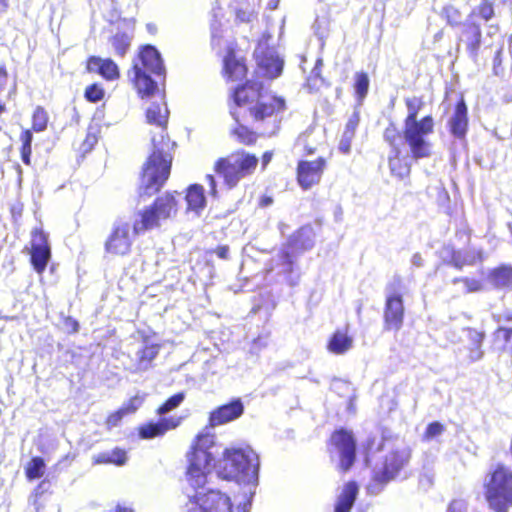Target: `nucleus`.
I'll return each instance as SVG.
<instances>
[{
    "label": "nucleus",
    "mask_w": 512,
    "mask_h": 512,
    "mask_svg": "<svg viewBox=\"0 0 512 512\" xmlns=\"http://www.w3.org/2000/svg\"><path fill=\"white\" fill-rule=\"evenodd\" d=\"M169 111L165 102H152L146 110L149 124L156 125L158 134L152 136V152L144 163L139 185V196L156 194L170 175L172 149L175 146L165 134Z\"/></svg>",
    "instance_id": "nucleus-1"
},
{
    "label": "nucleus",
    "mask_w": 512,
    "mask_h": 512,
    "mask_svg": "<svg viewBox=\"0 0 512 512\" xmlns=\"http://www.w3.org/2000/svg\"><path fill=\"white\" fill-rule=\"evenodd\" d=\"M481 22L486 26V36L493 37L500 31L498 15L495 7L490 0H481L478 5L472 8L467 15L457 34V49L460 45L465 46V50L469 57L476 60L482 45V28Z\"/></svg>",
    "instance_id": "nucleus-2"
},
{
    "label": "nucleus",
    "mask_w": 512,
    "mask_h": 512,
    "mask_svg": "<svg viewBox=\"0 0 512 512\" xmlns=\"http://www.w3.org/2000/svg\"><path fill=\"white\" fill-rule=\"evenodd\" d=\"M259 468V456L250 446L231 447L223 452V458L218 463V474L224 479L256 487Z\"/></svg>",
    "instance_id": "nucleus-3"
},
{
    "label": "nucleus",
    "mask_w": 512,
    "mask_h": 512,
    "mask_svg": "<svg viewBox=\"0 0 512 512\" xmlns=\"http://www.w3.org/2000/svg\"><path fill=\"white\" fill-rule=\"evenodd\" d=\"M405 104L407 116L403 127L404 141L409 146L414 159L427 158L431 155V144L426 137L433 133L434 120L430 115L418 119V114L423 107L421 98H407Z\"/></svg>",
    "instance_id": "nucleus-4"
},
{
    "label": "nucleus",
    "mask_w": 512,
    "mask_h": 512,
    "mask_svg": "<svg viewBox=\"0 0 512 512\" xmlns=\"http://www.w3.org/2000/svg\"><path fill=\"white\" fill-rule=\"evenodd\" d=\"M133 82L142 98L153 95L158 90L157 82L150 74L165 78L166 70L160 52L152 45H145L134 61Z\"/></svg>",
    "instance_id": "nucleus-5"
},
{
    "label": "nucleus",
    "mask_w": 512,
    "mask_h": 512,
    "mask_svg": "<svg viewBox=\"0 0 512 512\" xmlns=\"http://www.w3.org/2000/svg\"><path fill=\"white\" fill-rule=\"evenodd\" d=\"M214 435L209 433H200L192 450L188 454L187 481L191 487H201L207 483V473L214 462Z\"/></svg>",
    "instance_id": "nucleus-6"
},
{
    "label": "nucleus",
    "mask_w": 512,
    "mask_h": 512,
    "mask_svg": "<svg viewBox=\"0 0 512 512\" xmlns=\"http://www.w3.org/2000/svg\"><path fill=\"white\" fill-rule=\"evenodd\" d=\"M485 496L496 512H506L512 506V471L498 466L485 480Z\"/></svg>",
    "instance_id": "nucleus-7"
},
{
    "label": "nucleus",
    "mask_w": 512,
    "mask_h": 512,
    "mask_svg": "<svg viewBox=\"0 0 512 512\" xmlns=\"http://www.w3.org/2000/svg\"><path fill=\"white\" fill-rule=\"evenodd\" d=\"M410 449L404 445L391 449L384 457L383 462L373 471L372 481L367 486L371 495H377L383 487L393 480L400 470L409 462Z\"/></svg>",
    "instance_id": "nucleus-8"
},
{
    "label": "nucleus",
    "mask_w": 512,
    "mask_h": 512,
    "mask_svg": "<svg viewBox=\"0 0 512 512\" xmlns=\"http://www.w3.org/2000/svg\"><path fill=\"white\" fill-rule=\"evenodd\" d=\"M177 212V202L174 195L166 194L158 197L153 205L138 211L133 221L134 234H141L160 225L161 220H166Z\"/></svg>",
    "instance_id": "nucleus-9"
},
{
    "label": "nucleus",
    "mask_w": 512,
    "mask_h": 512,
    "mask_svg": "<svg viewBox=\"0 0 512 512\" xmlns=\"http://www.w3.org/2000/svg\"><path fill=\"white\" fill-rule=\"evenodd\" d=\"M285 101L275 96H263L254 106L249 107V113L262 129L264 135H274L281 122L280 113L284 111Z\"/></svg>",
    "instance_id": "nucleus-10"
},
{
    "label": "nucleus",
    "mask_w": 512,
    "mask_h": 512,
    "mask_svg": "<svg viewBox=\"0 0 512 512\" xmlns=\"http://www.w3.org/2000/svg\"><path fill=\"white\" fill-rule=\"evenodd\" d=\"M258 164V158L247 153L232 154L220 158L215 163V172L224 178L229 189L235 187L242 179L252 174Z\"/></svg>",
    "instance_id": "nucleus-11"
},
{
    "label": "nucleus",
    "mask_w": 512,
    "mask_h": 512,
    "mask_svg": "<svg viewBox=\"0 0 512 512\" xmlns=\"http://www.w3.org/2000/svg\"><path fill=\"white\" fill-rule=\"evenodd\" d=\"M193 487L195 493L189 495L187 512H232L230 497L220 490Z\"/></svg>",
    "instance_id": "nucleus-12"
},
{
    "label": "nucleus",
    "mask_w": 512,
    "mask_h": 512,
    "mask_svg": "<svg viewBox=\"0 0 512 512\" xmlns=\"http://www.w3.org/2000/svg\"><path fill=\"white\" fill-rule=\"evenodd\" d=\"M402 285L400 276H394L386 286V300L384 307V330L398 332L403 326L404 304L399 289Z\"/></svg>",
    "instance_id": "nucleus-13"
},
{
    "label": "nucleus",
    "mask_w": 512,
    "mask_h": 512,
    "mask_svg": "<svg viewBox=\"0 0 512 512\" xmlns=\"http://www.w3.org/2000/svg\"><path fill=\"white\" fill-rule=\"evenodd\" d=\"M298 259V255L282 245L269 260L267 271L282 277L289 286H296L302 275Z\"/></svg>",
    "instance_id": "nucleus-14"
},
{
    "label": "nucleus",
    "mask_w": 512,
    "mask_h": 512,
    "mask_svg": "<svg viewBox=\"0 0 512 512\" xmlns=\"http://www.w3.org/2000/svg\"><path fill=\"white\" fill-rule=\"evenodd\" d=\"M333 450L339 457V468L348 471L355 462L356 441L353 434L345 429L336 430L330 438Z\"/></svg>",
    "instance_id": "nucleus-15"
},
{
    "label": "nucleus",
    "mask_w": 512,
    "mask_h": 512,
    "mask_svg": "<svg viewBox=\"0 0 512 512\" xmlns=\"http://www.w3.org/2000/svg\"><path fill=\"white\" fill-rule=\"evenodd\" d=\"M51 259V247L48 241V234L42 228H35L32 231L30 262L38 274H42Z\"/></svg>",
    "instance_id": "nucleus-16"
},
{
    "label": "nucleus",
    "mask_w": 512,
    "mask_h": 512,
    "mask_svg": "<svg viewBox=\"0 0 512 512\" xmlns=\"http://www.w3.org/2000/svg\"><path fill=\"white\" fill-rule=\"evenodd\" d=\"M137 234L130 232V224L124 221H117L105 243L106 251L116 255H126L130 252L133 238Z\"/></svg>",
    "instance_id": "nucleus-17"
},
{
    "label": "nucleus",
    "mask_w": 512,
    "mask_h": 512,
    "mask_svg": "<svg viewBox=\"0 0 512 512\" xmlns=\"http://www.w3.org/2000/svg\"><path fill=\"white\" fill-rule=\"evenodd\" d=\"M325 159L319 157L314 161H300L297 167V178L303 189H309L319 183L324 167Z\"/></svg>",
    "instance_id": "nucleus-18"
},
{
    "label": "nucleus",
    "mask_w": 512,
    "mask_h": 512,
    "mask_svg": "<svg viewBox=\"0 0 512 512\" xmlns=\"http://www.w3.org/2000/svg\"><path fill=\"white\" fill-rule=\"evenodd\" d=\"M244 413V405L241 399H233L210 413L209 424L212 427L226 424L238 419Z\"/></svg>",
    "instance_id": "nucleus-19"
},
{
    "label": "nucleus",
    "mask_w": 512,
    "mask_h": 512,
    "mask_svg": "<svg viewBox=\"0 0 512 512\" xmlns=\"http://www.w3.org/2000/svg\"><path fill=\"white\" fill-rule=\"evenodd\" d=\"M314 244L315 232L311 226L306 225L292 234L283 246L300 257L306 251L311 250Z\"/></svg>",
    "instance_id": "nucleus-20"
},
{
    "label": "nucleus",
    "mask_w": 512,
    "mask_h": 512,
    "mask_svg": "<svg viewBox=\"0 0 512 512\" xmlns=\"http://www.w3.org/2000/svg\"><path fill=\"white\" fill-rule=\"evenodd\" d=\"M450 133L457 139H464L468 131V108L464 99H460L448 120Z\"/></svg>",
    "instance_id": "nucleus-21"
},
{
    "label": "nucleus",
    "mask_w": 512,
    "mask_h": 512,
    "mask_svg": "<svg viewBox=\"0 0 512 512\" xmlns=\"http://www.w3.org/2000/svg\"><path fill=\"white\" fill-rule=\"evenodd\" d=\"M258 68L260 72L269 79L277 78L281 75L284 61L273 50L256 53Z\"/></svg>",
    "instance_id": "nucleus-22"
},
{
    "label": "nucleus",
    "mask_w": 512,
    "mask_h": 512,
    "mask_svg": "<svg viewBox=\"0 0 512 512\" xmlns=\"http://www.w3.org/2000/svg\"><path fill=\"white\" fill-rule=\"evenodd\" d=\"M180 420V418L176 417H164L157 422H149L139 428V436L142 439H151L162 436L167 431L178 427L180 425Z\"/></svg>",
    "instance_id": "nucleus-23"
},
{
    "label": "nucleus",
    "mask_w": 512,
    "mask_h": 512,
    "mask_svg": "<svg viewBox=\"0 0 512 512\" xmlns=\"http://www.w3.org/2000/svg\"><path fill=\"white\" fill-rule=\"evenodd\" d=\"M87 70L89 72L98 73L107 80H115L119 78L118 66L111 59L91 56L87 61Z\"/></svg>",
    "instance_id": "nucleus-24"
},
{
    "label": "nucleus",
    "mask_w": 512,
    "mask_h": 512,
    "mask_svg": "<svg viewBox=\"0 0 512 512\" xmlns=\"http://www.w3.org/2000/svg\"><path fill=\"white\" fill-rule=\"evenodd\" d=\"M224 72L230 81H240L246 77L247 68L243 58H238L236 53L229 49L223 60Z\"/></svg>",
    "instance_id": "nucleus-25"
},
{
    "label": "nucleus",
    "mask_w": 512,
    "mask_h": 512,
    "mask_svg": "<svg viewBox=\"0 0 512 512\" xmlns=\"http://www.w3.org/2000/svg\"><path fill=\"white\" fill-rule=\"evenodd\" d=\"M260 89L261 85L259 83L250 81L246 82L245 85L236 87L233 93L235 104L241 107L245 104L257 103L263 97Z\"/></svg>",
    "instance_id": "nucleus-26"
},
{
    "label": "nucleus",
    "mask_w": 512,
    "mask_h": 512,
    "mask_svg": "<svg viewBox=\"0 0 512 512\" xmlns=\"http://www.w3.org/2000/svg\"><path fill=\"white\" fill-rule=\"evenodd\" d=\"M359 492V486L355 481L344 484L337 496L334 512H350Z\"/></svg>",
    "instance_id": "nucleus-27"
},
{
    "label": "nucleus",
    "mask_w": 512,
    "mask_h": 512,
    "mask_svg": "<svg viewBox=\"0 0 512 512\" xmlns=\"http://www.w3.org/2000/svg\"><path fill=\"white\" fill-rule=\"evenodd\" d=\"M185 200L187 203V210L200 215L201 211L206 206V197L204 195V188L200 184H192L187 188Z\"/></svg>",
    "instance_id": "nucleus-28"
},
{
    "label": "nucleus",
    "mask_w": 512,
    "mask_h": 512,
    "mask_svg": "<svg viewBox=\"0 0 512 512\" xmlns=\"http://www.w3.org/2000/svg\"><path fill=\"white\" fill-rule=\"evenodd\" d=\"M160 346L157 344H146L136 352V363L134 372H144L151 367L152 361L159 354Z\"/></svg>",
    "instance_id": "nucleus-29"
},
{
    "label": "nucleus",
    "mask_w": 512,
    "mask_h": 512,
    "mask_svg": "<svg viewBox=\"0 0 512 512\" xmlns=\"http://www.w3.org/2000/svg\"><path fill=\"white\" fill-rule=\"evenodd\" d=\"M389 169L393 176L404 179L410 174V164L407 157H401V150L390 151L388 156Z\"/></svg>",
    "instance_id": "nucleus-30"
},
{
    "label": "nucleus",
    "mask_w": 512,
    "mask_h": 512,
    "mask_svg": "<svg viewBox=\"0 0 512 512\" xmlns=\"http://www.w3.org/2000/svg\"><path fill=\"white\" fill-rule=\"evenodd\" d=\"M489 281L497 288L512 289V266L504 264L493 269Z\"/></svg>",
    "instance_id": "nucleus-31"
},
{
    "label": "nucleus",
    "mask_w": 512,
    "mask_h": 512,
    "mask_svg": "<svg viewBox=\"0 0 512 512\" xmlns=\"http://www.w3.org/2000/svg\"><path fill=\"white\" fill-rule=\"evenodd\" d=\"M352 342L353 340L351 337L345 333L337 331L331 337L328 349L334 354H343L352 347Z\"/></svg>",
    "instance_id": "nucleus-32"
},
{
    "label": "nucleus",
    "mask_w": 512,
    "mask_h": 512,
    "mask_svg": "<svg viewBox=\"0 0 512 512\" xmlns=\"http://www.w3.org/2000/svg\"><path fill=\"white\" fill-rule=\"evenodd\" d=\"M127 461L126 452L120 448H115L110 452H103L95 457V463L97 464H115L122 466Z\"/></svg>",
    "instance_id": "nucleus-33"
},
{
    "label": "nucleus",
    "mask_w": 512,
    "mask_h": 512,
    "mask_svg": "<svg viewBox=\"0 0 512 512\" xmlns=\"http://www.w3.org/2000/svg\"><path fill=\"white\" fill-rule=\"evenodd\" d=\"M383 138L386 143L390 146V151H395V149L401 150V145L404 140V136H402L395 126L394 123H390L388 127L384 130Z\"/></svg>",
    "instance_id": "nucleus-34"
},
{
    "label": "nucleus",
    "mask_w": 512,
    "mask_h": 512,
    "mask_svg": "<svg viewBox=\"0 0 512 512\" xmlns=\"http://www.w3.org/2000/svg\"><path fill=\"white\" fill-rule=\"evenodd\" d=\"M440 17L446 20L447 25L451 27L461 26L463 23V17L458 8L453 5H445L440 13Z\"/></svg>",
    "instance_id": "nucleus-35"
},
{
    "label": "nucleus",
    "mask_w": 512,
    "mask_h": 512,
    "mask_svg": "<svg viewBox=\"0 0 512 512\" xmlns=\"http://www.w3.org/2000/svg\"><path fill=\"white\" fill-rule=\"evenodd\" d=\"M111 45L116 55L123 57L131 45V37L127 33L118 32L112 37Z\"/></svg>",
    "instance_id": "nucleus-36"
},
{
    "label": "nucleus",
    "mask_w": 512,
    "mask_h": 512,
    "mask_svg": "<svg viewBox=\"0 0 512 512\" xmlns=\"http://www.w3.org/2000/svg\"><path fill=\"white\" fill-rule=\"evenodd\" d=\"M475 257L469 251L451 250L450 264L461 270L466 265H473Z\"/></svg>",
    "instance_id": "nucleus-37"
},
{
    "label": "nucleus",
    "mask_w": 512,
    "mask_h": 512,
    "mask_svg": "<svg viewBox=\"0 0 512 512\" xmlns=\"http://www.w3.org/2000/svg\"><path fill=\"white\" fill-rule=\"evenodd\" d=\"M45 471V462L41 457H33L26 467V476L29 480L39 479Z\"/></svg>",
    "instance_id": "nucleus-38"
},
{
    "label": "nucleus",
    "mask_w": 512,
    "mask_h": 512,
    "mask_svg": "<svg viewBox=\"0 0 512 512\" xmlns=\"http://www.w3.org/2000/svg\"><path fill=\"white\" fill-rule=\"evenodd\" d=\"M185 399V393L184 392H178L171 397H169L158 409L157 413L159 415H165L169 413L170 411L176 409L180 406V404Z\"/></svg>",
    "instance_id": "nucleus-39"
},
{
    "label": "nucleus",
    "mask_w": 512,
    "mask_h": 512,
    "mask_svg": "<svg viewBox=\"0 0 512 512\" xmlns=\"http://www.w3.org/2000/svg\"><path fill=\"white\" fill-rule=\"evenodd\" d=\"M48 114L41 106L36 107L32 116V128L35 132H42L46 129Z\"/></svg>",
    "instance_id": "nucleus-40"
},
{
    "label": "nucleus",
    "mask_w": 512,
    "mask_h": 512,
    "mask_svg": "<svg viewBox=\"0 0 512 512\" xmlns=\"http://www.w3.org/2000/svg\"><path fill=\"white\" fill-rule=\"evenodd\" d=\"M354 88L360 100L366 97L369 89V78L365 72L356 73Z\"/></svg>",
    "instance_id": "nucleus-41"
},
{
    "label": "nucleus",
    "mask_w": 512,
    "mask_h": 512,
    "mask_svg": "<svg viewBox=\"0 0 512 512\" xmlns=\"http://www.w3.org/2000/svg\"><path fill=\"white\" fill-rule=\"evenodd\" d=\"M313 29L319 40L323 41L328 36L329 20L327 17H317Z\"/></svg>",
    "instance_id": "nucleus-42"
},
{
    "label": "nucleus",
    "mask_w": 512,
    "mask_h": 512,
    "mask_svg": "<svg viewBox=\"0 0 512 512\" xmlns=\"http://www.w3.org/2000/svg\"><path fill=\"white\" fill-rule=\"evenodd\" d=\"M444 425L438 421H434L428 424L425 433L423 435V439L426 441H430L437 436L441 435L444 432Z\"/></svg>",
    "instance_id": "nucleus-43"
},
{
    "label": "nucleus",
    "mask_w": 512,
    "mask_h": 512,
    "mask_svg": "<svg viewBox=\"0 0 512 512\" xmlns=\"http://www.w3.org/2000/svg\"><path fill=\"white\" fill-rule=\"evenodd\" d=\"M104 97V90L97 84L88 86L85 90V98L92 103L99 102Z\"/></svg>",
    "instance_id": "nucleus-44"
},
{
    "label": "nucleus",
    "mask_w": 512,
    "mask_h": 512,
    "mask_svg": "<svg viewBox=\"0 0 512 512\" xmlns=\"http://www.w3.org/2000/svg\"><path fill=\"white\" fill-rule=\"evenodd\" d=\"M233 134H235L240 142L244 144H251L255 141V136L251 133L247 127L239 125L237 128L233 130Z\"/></svg>",
    "instance_id": "nucleus-45"
},
{
    "label": "nucleus",
    "mask_w": 512,
    "mask_h": 512,
    "mask_svg": "<svg viewBox=\"0 0 512 512\" xmlns=\"http://www.w3.org/2000/svg\"><path fill=\"white\" fill-rule=\"evenodd\" d=\"M323 66L322 59H317L314 68L312 69L310 76L308 77L307 81L309 85L316 86L318 83H322L323 79L321 77V68Z\"/></svg>",
    "instance_id": "nucleus-46"
},
{
    "label": "nucleus",
    "mask_w": 512,
    "mask_h": 512,
    "mask_svg": "<svg viewBox=\"0 0 512 512\" xmlns=\"http://www.w3.org/2000/svg\"><path fill=\"white\" fill-rule=\"evenodd\" d=\"M359 122H360V112H359V110L355 109L353 111V113L349 116L343 132L355 135V132L357 130Z\"/></svg>",
    "instance_id": "nucleus-47"
},
{
    "label": "nucleus",
    "mask_w": 512,
    "mask_h": 512,
    "mask_svg": "<svg viewBox=\"0 0 512 512\" xmlns=\"http://www.w3.org/2000/svg\"><path fill=\"white\" fill-rule=\"evenodd\" d=\"M457 282H462L464 284L466 293L477 292L482 287L480 281L477 279L455 278L453 283L455 284Z\"/></svg>",
    "instance_id": "nucleus-48"
},
{
    "label": "nucleus",
    "mask_w": 512,
    "mask_h": 512,
    "mask_svg": "<svg viewBox=\"0 0 512 512\" xmlns=\"http://www.w3.org/2000/svg\"><path fill=\"white\" fill-rule=\"evenodd\" d=\"M143 403V398L140 396L132 397L127 403H125L121 409L124 411V413L130 414L134 413Z\"/></svg>",
    "instance_id": "nucleus-49"
},
{
    "label": "nucleus",
    "mask_w": 512,
    "mask_h": 512,
    "mask_svg": "<svg viewBox=\"0 0 512 512\" xmlns=\"http://www.w3.org/2000/svg\"><path fill=\"white\" fill-rule=\"evenodd\" d=\"M355 135L343 132L341 140L339 142V150L344 153L348 154L351 149V143Z\"/></svg>",
    "instance_id": "nucleus-50"
},
{
    "label": "nucleus",
    "mask_w": 512,
    "mask_h": 512,
    "mask_svg": "<svg viewBox=\"0 0 512 512\" xmlns=\"http://www.w3.org/2000/svg\"><path fill=\"white\" fill-rule=\"evenodd\" d=\"M126 414L124 413V411L120 408L119 410H117L116 412L112 413L108 418H107V421H106V424L109 428H113V427H116L119 425V423L121 422L122 418L125 416Z\"/></svg>",
    "instance_id": "nucleus-51"
},
{
    "label": "nucleus",
    "mask_w": 512,
    "mask_h": 512,
    "mask_svg": "<svg viewBox=\"0 0 512 512\" xmlns=\"http://www.w3.org/2000/svg\"><path fill=\"white\" fill-rule=\"evenodd\" d=\"M468 337L471 346H482V342L484 339V333L479 332L475 329H469L468 330Z\"/></svg>",
    "instance_id": "nucleus-52"
},
{
    "label": "nucleus",
    "mask_w": 512,
    "mask_h": 512,
    "mask_svg": "<svg viewBox=\"0 0 512 512\" xmlns=\"http://www.w3.org/2000/svg\"><path fill=\"white\" fill-rule=\"evenodd\" d=\"M447 512H466V504L463 500H454L450 503Z\"/></svg>",
    "instance_id": "nucleus-53"
},
{
    "label": "nucleus",
    "mask_w": 512,
    "mask_h": 512,
    "mask_svg": "<svg viewBox=\"0 0 512 512\" xmlns=\"http://www.w3.org/2000/svg\"><path fill=\"white\" fill-rule=\"evenodd\" d=\"M20 140L22 142L21 148H32V140H33V134L30 130H25L22 132L20 136Z\"/></svg>",
    "instance_id": "nucleus-54"
},
{
    "label": "nucleus",
    "mask_w": 512,
    "mask_h": 512,
    "mask_svg": "<svg viewBox=\"0 0 512 512\" xmlns=\"http://www.w3.org/2000/svg\"><path fill=\"white\" fill-rule=\"evenodd\" d=\"M483 357V351L481 350V346H471L469 358L472 361H478Z\"/></svg>",
    "instance_id": "nucleus-55"
},
{
    "label": "nucleus",
    "mask_w": 512,
    "mask_h": 512,
    "mask_svg": "<svg viewBox=\"0 0 512 512\" xmlns=\"http://www.w3.org/2000/svg\"><path fill=\"white\" fill-rule=\"evenodd\" d=\"M206 180L209 186V194L213 197L217 196L216 181L213 175H206Z\"/></svg>",
    "instance_id": "nucleus-56"
},
{
    "label": "nucleus",
    "mask_w": 512,
    "mask_h": 512,
    "mask_svg": "<svg viewBox=\"0 0 512 512\" xmlns=\"http://www.w3.org/2000/svg\"><path fill=\"white\" fill-rule=\"evenodd\" d=\"M502 63V48L498 49L493 58V69L494 73L498 75V67L501 66Z\"/></svg>",
    "instance_id": "nucleus-57"
},
{
    "label": "nucleus",
    "mask_w": 512,
    "mask_h": 512,
    "mask_svg": "<svg viewBox=\"0 0 512 512\" xmlns=\"http://www.w3.org/2000/svg\"><path fill=\"white\" fill-rule=\"evenodd\" d=\"M411 264L416 268L422 267L424 265V259L422 258V255L420 253L413 254L411 258Z\"/></svg>",
    "instance_id": "nucleus-58"
},
{
    "label": "nucleus",
    "mask_w": 512,
    "mask_h": 512,
    "mask_svg": "<svg viewBox=\"0 0 512 512\" xmlns=\"http://www.w3.org/2000/svg\"><path fill=\"white\" fill-rule=\"evenodd\" d=\"M31 153L32 148H21V158L26 165L30 164Z\"/></svg>",
    "instance_id": "nucleus-59"
},
{
    "label": "nucleus",
    "mask_w": 512,
    "mask_h": 512,
    "mask_svg": "<svg viewBox=\"0 0 512 512\" xmlns=\"http://www.w3.org/2000/svg\"><path fill=\"white\" fill-rule=\"evenodd\" d=\"M216 255L221 259H227L229 255V247L228 246H219L215 250Z\"/></svg>",
    "instance_id": "nucleus-60"
},
{
    "label": "nucleus",
    "mask_w": 512,
    "mask_h": 512,
    "mask_svg": "<svg viewBox=\"0 0 512 512\" xmlns=\"http://www.w3.org/2000/svg\"><path fill=\"white\" fill-rule=\"evenodd\" d=\"M272 159V153L271 152H265L263 157H262V165L263 167L267 166V164L271 161Z\"/></svg>",
    "instance_id": "nucleus-61"
},
{
    "label": "nucleus",
    "mask_w": 512,
    "mask_h": 512,
    "mask_svg": "<svg viewBox=\"0 0 512 512\" xmlns=\"http://www.w3.org/2000/svg\"><path fill=\"white\" fill-rule=\"evenodd\" d=\"M272 202H273L272 198H271V197H267V196H266V197H263V198L261 199V202H260V203H261V206H263V207H267V206L271 205V204H272Z\"/></svg>",
    "instance_id": "nucleus-62"
},
{
    "label": "nucleus",
    "mask_w": 512,
    "mask_h": 512,
    "mask_svg": "<svg viewBox=\"0 0 512 512\" xmlns=\"http://www.w3.org/2000/svg\"><path fill=\"white\" fill-rule=\"evenodd\" d=\"M503 331L505 340L510 341L512 339V328H506Z\"/></svg>",
    "instance_id": "nucleus-63"
},
{
    "label": "nucleus",
    "mask_w": 512,
    "mask_h": 512,
    "mask_svg": "<svg viewBox=\"0 0 512 512\" xmlns=\"http://www.w3.org/2000/svg\"><path fill=\"white\" fill-rule=\"evenodd\" d=\"M114 512H134L131 508L118 505Z\"/></svg>",
    "instance_id": "nucleus-64"
}]
</instances>
